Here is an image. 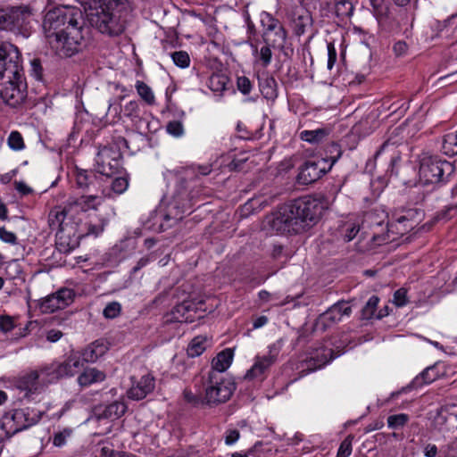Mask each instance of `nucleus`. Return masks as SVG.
Instances as JSON below:
<instances>
[{
    "label": "nucleus",
    "instance_id": "obj_25",
    "mask_svg": "<svg viewBox=\"0 0 457 457\" xmlns=\"http://www.w3.org/2000/svg\"><path fill=\"white\" fill-rule=\"evenodd\" d=\"M105 373L96 368H86L78 377V382L81 386H89L92 384L102 382L105 379Z\"/></svg>",
    "mask_w": 457,
    "mask_h": 457
},
{
    "label": "nucleus",
    "instance_id": "obj_33",
    "mask_svg": "<svg viewBox=\"0 0 457 457\" xmlns=\"http://www.w3.org/2000/svg\"><path fill=\"white\" fill-rule=\"evenodd\" d=\"M209 345L206 336L195 337L189 343L187 352L189 357L195 358L201 355Z\"/></svg>",
    "mask_w": 457,
    "mask_h": 457
},
{
    "label": "nucleus",
    "instance_id": "obj_35",
    "mask_svg": "<svg viewBox=\"0 0 457 457\" xmlns=\"http://www.w3.org/2000/svg\"><path fill=\"white\" fill-rule=\"evenodd\" d=\"M442 152L447 156L457 155V130L448 133L444 137Z\"/></svg>",
    "mask_w": 457,
    "mask_h": 457
},
{
    "label": "nucleus",
    "instance_id": "obj_9",
    "mask_svg": "<svg viewBox=\"0 0 457 457\" xmlns=\"http://www.w3.org/2000/svg\"><path fill=\"white\" fill-rule=\"evenodd\" d=\"M454 171L453 163L438 156L422 154L420 161L419 177L425 185L446 180Z\"/></svg>",
    "mask_w": 457,
    "mask_h": 457
},
{
    "label": "nucleus",
    "instance_id": "obj_27",
    "mask_svg": "<svg viewBox=\"0 0 457 457\" xmlns=\"http://www.w3.org/2000/svg\"><path fill=\"white\" fill-rule=\"evenodd\" d=\"M233 359V352L231 349H225L219 353L217 356L212 360V370L209 372H219L223 374L231 364Z\"/></svg>",
    "mask_w": 457,
    "mask_h": 457
},
{
    "label": "nucleus",
    "instance_id": "obj_37",
    "mask_svg": "<svg viewBox=\"0 0 457 457\" xmlns=\"http://www.w3.org/2000/svg\"><path fill=\"white\" fill-rule=\"evenodd\" d=\"M135 87L140 98L148 105L155 104V96L152 88L144 81L137 80Z\"/></svg>",
    "mask_w": 457,
    "mask_h": 457
},
{
    "label": "nucleus",
    "instance_id": "obj_20",
    "mask_svg": "<svg viewBox=\"0 0 457 457\" xmlns=\"http://www.w3.org/2000/svg\"><path fill=\"white\" fill-rule=\"evenodd\" d=\"M39 386V381H37V371H30L21 377H20L16 383L15 387L19 390L21 395L20 398H29L31 395L35 394Z\"/></svg>",
    "mask_w": 457,
    "mask_h": 457
},
{
    "label": "nucleus",
    "instance_id": "obj_61",
    "mask_svg": "<svg viewBox=\"0 0 457 457\" xmlns=\"http://www.w3.org/2000/svg\"><path fill=\"white\" fill-rule=\"evenodd\" d=\"M360 231V226L355 223H350L347 225L345 228V233L344 235V238L346 242L353 240L358 232Z\"/></svg>",
    "mask_w": 457,
    "mask_h": 457
},
{
    "label": "nucleus",
    "instance_id": "obj_53",
    "mask_svg": "<svg viewBox=\"0 0 457 457\" xmlns=\"http://www.w3.org/2000/svg\"><path fill=\"white\" fill-rule=\"evenodd\" d=\"M30 75L37 80H43V67L40 59L34 58L30 61Z\"/></svg>",
    "mask_w": 457,
    "mask_h": 457
},
{
    "label": "nucleus",
    "instance_id": "obj_55",
    "mask_svg": "<svg viewBox=\"0 0 457 457\" xmlns=\"http://www.w3.org/2000/svg\"><path fill=\"white\" fill-rule=\"evenodd\" d=\"M167 132L174 137H181L184 133V128L180 121L172 120L167 125Z\"/></svg>",
    "mask_w": 457,
    "mask_h": 457
},
{
    "label": "nucleus",
    "instance_id": "obj_21",
    "mask_svg": "<svg viewBox=\"0 0 457 457\" xmlns=\"http://www.w3.org/2000/svg\"><path fill=\"white\" fill-rule=\"evenodd\" d=\"M56 6H48L44 17L42 28L48 43L51 46L57 44V12Z\"/></svg>",
    "mask_w": 457,
    "mask_h": 457
},
{
    "label": "nucleus",
    "instance_id": "obj_64",
    "mask_svg": "<svg viewBox=\"0 0 457 457\" xmlns=\"http://www.w3.org/2000/svg\"><path fill=\"white\" fill-rule=\"evenodd\" d=\"M240 437V433L237 429H230L226 432L225 443L228 445L235 444Z\"/></svg>",
    "mask_w": 457,
    "mask_h": 457
},
{
    "label": "nucleus",
    "instance_id": "obj_18",
    "mask_svg": "<svg viewBox=\"0 0 457 457\" xmlns=\"http://www.w3.org/2000/svg\"><path fill=\"white\" fill-rule=\"evenodd\" d=\"M154 378L150 374L144 375L132 384L127 393L128 397L136 401L142 400L154 391Z\"/></svg>",
    "mask_w": 457,
    "mask_h": 457
},
{
    "label": "nucleus",
    "instance_id": "obj_22",
    "mask_svg": "<svg viewBox=\"0 0 457 457\" xmlns=\"http://www.w3.org/2000/svg\"><path fill=\"white\" fill-rule=\"evenodd\" d=\"M68 177L74 179L79 188L87 189L91 185L98 183L96 176L89 170H80L77 167L68 171Z\"/></svg>",
    "mask_w": 457,
    "mask_h": 457
},
{
    "label": "nucleus",
    "instance_id": "obj_39",
    "mask_svg": "<svg viewBox=\"0 0 457 457\" xmlns=\"http://www.w3.org/2000/svg\"><path fill=\"white\" fill-rule=\"evenodd\" d=\"M107 222L108 221L104 217H92L90 220L87 223V234L97 237L104 231Z\"/></svg>",
    "mask_w": 457,
    "mask_h": 457
},
{
    "label": "nucleus",
    "instance_id": "obj_63",
    "mask_svg": "<svg viewBox=\"0 0 457 457\" xmlns=\"http://www.w3.org/2000/svg\"><path fill=\"white\" fill-rule=\"evenodd\" d=\"M102 456L104 457H131V455L123 453V452H116L108 446H104L101 448Z\"/></svg>",
    "mask_w": 457,
    "mask_h": 457
},
{
    "label": "nucleus",
    "instance_id": "obj_16",
    "mask_svg": "<svg viewBox=\"0 0 457 457\" xmlns=\"http://www.w3.org/2000/svg\"><path fill=\"white\" fill-rule=\"evenodd\" d=\"M119 154L111 148H102L96 157V168L98 173L107 178L115 174L120 168Z\"/></svg>",
    "mask_w": 457,
    "mask_h": 457
},
{
    "label": "nucleus",
    "instance_id": "obj_51",
    "mask_svg": "<svg viewBox=\"0 0 457 457\" xmlns=\"http://www.w3.org/2000/svg\"><path fill=\"white\" fill-rule=\"evenodd\" d=\"M124 114L127 117H129L132 120L135 119H140L139 113V105L137 101H129L124 106Z\"/></svg>",
    "mask_w": 457,
    "mask_h": 457
},
{
    "label": "nucleus",
    "instance_id": "obj_30",
    "mask_svg": "<svg viewBox=\"0 0 457 457\" xmlns=\"http://www.w3.org/2000/svg\"><path fill=\"white\" fill-rule=\"evenodd\" d=\"M330 130L327 128H319L312 130H303L300 132V138L310 144H319L329 135Z\"/></svg>",
    "mask_w": 457,
    "mask_h": 457
},
{
    "label": "nucleus",
    "instance_id": "obj_58",
    "mask_svg": "<svg viewBox=\"0 0 457 457\" xmlns=\"http://www.w3.org/2000/svg\"><path fill=\"white\" fill-rule=\"evenodd\" d=\"M394 303L397 307H403L407 304V291L404 288H400L396 290L394 294Z\"/></svg>",
    "mask_w": 457,
    "mask_h": 457
},
{
    "label": "nucleus",
    "instance_id": "obj_14",
    "mask_svg": "<svg viewBox=\"0 0 457 457\" xmlns=\"http://www.w3.org/2000/svg\"><path fill=\"white\" fill-rule=\"evenodd\" d=\"M351 313L352 308L347 303L337 302L318 317L315 328L318 330L324 331L340 322L344 317H349Z\"/></svg>",
    "mask_w": 457,
    "mask_h": 457
},
{
    "label": "nucleus",
    "instance_id": "obj_26",
    "mask_svg": "<svg viewBox=\"0 0 457 457\" xmlns=\"http://www.w3.org/2000/svg\"><path fill=\"white\" fill-rule=\"evenodd\" d=\"M127 411V405L123 401H114L106 405L102 412L98 414V419H109L112 420L121 417Z\"/></svg>",
    "mask_w": 457,
    "mask_h": 457
},
{
    "label": "nucleus",
    "instance_id": "obj_10",
    "mask_svg": "<svg viewBox=\"0 0 457 457\" xmlns=\"http://www.w3.org/2000/svg\"><path fill=\"white\" fill-rule=\"evenodd\" d=\"M204 386V404L209 406L227 402L236 390L235 383L219 372H209Z\"/></svg>",
    "mask_w": 457,
    "mask_h": 457
},
{
    "label": "nucleus",
    "instance_id": "obj_41",
    "mask_svg": "<svg viewBox=\"0 0 457 457\" xmlns=\"http://www.w3.org/2000/svg\"><path fill=\"white\" fill-rule=\"evenodd\" d=\"M228 79L222 74H212L209 79V87L216 93L223 92L228 84Z\"/></svg>",
    "mask_w": 457,
    "mask_h": 457
},
{
    "label": "nucleus",
    "instance_id": "obj_6",
    "mask_svg": "<svg viewBox=\"0 0 457 457\" xmlns=\"http://www.w3.org/2000/svg\"><path fill=\"white\" fill-rule=\"evenodd\" d=\"M416 214L415 210H407L404 214L396 215L395 217V224L385 223L384 220H376L375 214L369 212L365 215L364 223H368L370 228L373 230L371 239L377 245H381L386 241L389 240V233L394 232V227L403 225V228H398L396 234L403 235L405 232L412 229L415 226V222L412 220Z\"/></svg>",
    "mask_w": 457,
    "mask_h": 457
},
{
    "label": "nucleus",
    "instance_id": "obj_43",
    "mask_svg": "<svg viewBox=\"0 0 457 457\" xmlns=\"http://www.w3.org/2000/svg\"><path fill=\"white\" fill-rule=\"evenodd\" d=\"M378 302H379V299L378 296L372 295L371 297H370V299L366 303L365 306L361 310L362 319L370 320V319L376 317L375 312H376Z\"/></svg>",
    "mask_w": 457,
    "mask_h": 457
},
{
    "label": "nucleus",
    "instance_id": "obj_38",
    "mask_svg": "<svg viewBox=\"0 0 457 457\" xmlns=\"http://www.w3.org/2000/svg\"><path fill=\"white\" fill-rule=\"evenodd\" d=\"M355 0H334L335 12L338 17H349L353 14Z\"/></svg>",
    "mask_w": 457,
    "mask_h": 457
},
{
    "label": "nucleus",
    "instance_id": "obj_8",
    "mask_svg": "<svg viewBox=\"0 0 457 457\" xmlns=\"http://www.w3.org/2000/svg\"><path fill=\"white\" fill-rule=\"evenodd\" d=\"M30 17L31 11L25 5L0 9V29L28 38L31 34Z\"/></svg>",
    "mask_w": 457,
    "mask_h": 457
},
{
    "label": "nucleus",
    "instance_id": "obj_19",
    "mask_svg": "<svg viewBox=\"0 0 457 457\" xmlns=\"http://www.w3.org/2000/svg\"><path fill=\"white\" fill-rule=\"evenodd\" d=\"M371 12L380 26L388 25L393 20L390 0H370Z\"/></svg>",
    "mask_w": 457,
    "mask_h": 457
},
{
    "label": "nucleus",
    "instance_id": "obj_34",
    "mask_svg": "<svg viewBox=\"0 0 457 457\" xmlns=\"http://www.w3.org/2000/svg\"><path fill=\"white\" fill-rule=\"evenodd\" d=\"M57 379V365L51 363L49 365L43 366L39 371H37V381L39 385H47L54 383Z\"/></svg>",
    "mask_w": 457,
    "mask_h": 457
},
{
    "label": "nucleus",
    "instance_id": "obj_32",
    "mask_svg": "<svg viewBox=\"0 0 457 457\" xmlns=\"http://www.w3.org/2000/svg\"><path fill=\"white\" fill-rule=\"evenodd\" d=\"M129 187V181L125 177H118L111 181L110 188L102 189V194L105 197H112L113 195L124 193Z\"/></svg>",
    "mask_w": 457,
    "mask_h": 457
},
{
    "label": "nucleus",
    "instance_id": "obj_56",
    "mask_svg": "<svg viewBox=\"0 0 457 457\" xmlns=\"http://www.w3.org/2000/svg\"><path fill=\"white\" fill-rule=\"evenodd\" d=\"M0 239L6 244H18V238L16 235L12 231L7 230L4 227H0Z\"/></svg>",
    "mask_w": 457,
    "mask_h": 457
},
{
    "label": "nucleus",
    "instance_id": "obj_7",
    "mask_svg": "<svg viewBox=\"0 0 457 457\" xmlns=\"http://www.w3.org/2000/svg\"><path fill=\"white\" fill-rule=\"evenodd\" d=\"M41 413L36 409L26 407L7 412L0 421V440L10 438L25 430L40 420Z\"/></svg>",
    "mask_w": 457,
    "mask_h": 457
},
{
    "label": "nucleus",
    "instance_id": "obj_42",
    "mask_svg": "<svg viewBox=\"0 0 457 457\" xmlns=\"http://www.w3.org/2000/svg\"><path fill=\"white\" fill-rule=\"evenodd\" d=\"M251 47L253 48V54H259L260 61L263 67H267L270 64L272 59V52L270 48L272 46L265 44V46L261 47L260 51H258L257 46L253 44L251 45Z\"/></svg>",
    "mask_w": 457,
    "mask_h": 457
},
{
    "label": "nucleus",
    "instance_id": "obj_48",
    "mask_svg": "<svg viewBox=\"0 0 457 457\" xmlns=\"http://www.w3.org/2000/svg\"><path fill=\"white\" fill-rule=\"evenodd\" d=\"M276 81L273 78H267L264 80V83L261 85V90L262 95L266 98H273L277 96L276 89Z\"/></svg>",
    "mask_w": 457,
    "mask_h": 457
},
{
    "label": "nucleus",
    "instance_id": "obj_47",
    "mask_svg": "<svg viewBox=\"0 0 457 457\" xmlns=\"http://www.w3.org/2000/svg\"><path fill=\"white\" fill-rule=\"evenodd\" d=\"M409 420V416L405 413L391 415L387 418V425L390 428L396 429L403 427Z\"/></svg>",
    "mask_w": 457,
    "mask_h": 457
},
{
    "label": "nucleus",
    "instance_id": "obj_52",
    "mask_svg": "<svg viewBox=\"0 0 457 457\" xmlns=\"http://www.w3.org/2000/svg\"><path fill=\"white\" fill-rule=\"evenodd\" d=\"M352 440L353 437L348 436L339 445L337 457H349L352 453Z\"/></svg>",
    "mask_w": 457,
    "mask_h": 457
},
{
    "label": "nucleus",
    "instance_id": "obj_59",
    "mask_svg": "<svg viewBox=\"0 0 457 457\" xmlns=\"http://www.w3.org/2000/svg\"><path fill=\"white\" fill-rule=\"evenodd\" d=\"M138 121L139 124L137 126V129L142 134H146L156 129V128H154V125L157 123V120L147 121L145 119L140 118Z\"/></svg>",
    "mask_w": 457,
    "mask_h": 457
},
{
    "label": "nucleus",
    "instance_id": "obj_13",
    "mask_svg": "<svg viewBox=\"0 0 457 457\" xmlns=\"http://www.w3.org/2000/svg\"><path fill=\"white\" fill-rule=\"evenodd\" d=\"M19 72H23L19 48L8 41H0V77L15 78Z\"/></svg>",
    "mask_w": 457,
    "mask_h": 457
},
{
    "label": "nucleus",
    "instance_id": "obj_29",
    "mask_svg": "<svg viewBox=\"0 0 457 457\" xmlns=\"http://www.w3.org/2000/svg\"><path fill=\"white\" fill-rule=\"evenodd\" d=\"M264 44L272 46L273 48H283L287 39V31L284 27L262 35Z\"/></svg>",
    "mask_w": 457,
    "mask_h": 457
},
{
    "label": "nucleus",
    "instance_id": "obj_44",
    "mask_svg": "<svg viewBox=\"0 0 457 457\" xmlns=\"http://www.w3.org/2000/svg\"><path fill=\"white\" fill-rule=\"evenodd\" d=\"M7 144L14 151H21L25 147L23 137L19 131H12L10 133Z\"/></svg>",
    "mask_w": 457,
    "mask_h": 457
},
{
    "label": "nucleus",
    "instance_id": "obj_28",
    "mask_svg": "<svg viewBox=\"0 0 457 457\" xmlns=\"http://www.w3.org/2000/svg\"><path fill=\"white\" fill-rule=\"evenodd\" d=\"M81 367L79 356L71 353L61 365H59V376H73L79 372Z\"/></svg>",
    "mask_w": 457,
    "mask_h": 457
},
{
    "label": "nucleus",
    "instance_id": "obj_11",
    "mask_svg": "<svg viewBox=\"0 0 457 457\" xmlns=\"http://www.w3.org/2000/svg\"><path fill=\"white\" fill-rule=\"evenodd\" d=\"M329 153L337 154L329 157L330 162L327 158L305 162L300 168L297 175V182L301 185H309L317 181L326 174L341 156L342 152L339 145L336 143L331 144Z\"/></svg>",
    "mask_w": 457,
    "mask_h": 457
},
{
    "label": "nucleus",
    "instance_id": "obj_57",
    "mask_svg": "<svg viewBox=\"0 0 457 457\" xmlns=\"http://www.w3.org/2000/svg\"><path fill=\"white\" fill-rule=\"evenodd\" d=\"M237 89L244 95H248L252 90V83L245 76L238 77L237 79Z\"/></svg>",
    "mask_w": 457,
    "mask_h": 457
},
{
    "label": "nucleus",
    "instance_id": "obj_24",
    "mask_svg": "<svg viewBox=\"0 0 457 457\" xmlns=\"http://www.w3.org/2000/svg\"><path fill=\"white\" fill-rule=\"evenodd\" d=\"M335 358L332 349L324 348L318 352L315 356L311 357L305 363L309 372L314 371L324 367Z\"/></svg>",
    "mask_w": 457,
    "mask_h": 457
},
{
    "label": "nucleus",
    "instance_id": "obj_60",
    "mask_svg": "<svg viewBox=\"0 0 457 457\" xmlns=\"http://www.w3.org/2000/svg\"><path fill=\"white\" fill-rule=\"evenodd\" d=\"M328 63L327 67L328 70H332L337 62V50L333 43H328Z\"/></svg>",
    "mask_w": 457,
    "mask_h": 457
},
{
    "label": "nucleus",
    "instance_id": "obj_17",
    "mask_svg": "<svg viewBox=\"0 0 457 457\" xmlns=\"http://www.w3.org/2000/svg\"><path fill=\"white\" fill-rule=\"evenodd\" d=\"M401 130V128L395 129L392 136L385 141L376 152L374 155L375 160H377L382 154H390V163L392 166L400 161L401 156L400 153L397 151V147L403 143V138H398V135Z\"/></svg>",
    "mask_w": 457,
    "mask_h": 457
},
{
    "label": "nucleus",
    "instance_id": "obj_3",
    "mask_svg": "<svg viewBox=\"0 0 457 457\" xmlns=\"http://www.w3.org/2000/svg\"><path fill=\"white\" fill-rule=\"evenodd\" d=\"M125 0H77L87 12L90 25L99 32L119 36L125 29L121 18Z\"/></svg>",
    "mask_w": 457,
    "mask_h": 457
},
{
    "label": "nucleus",
    "instance_id": "obj_23",
    "mask_svg": "<svg viewBox=\"0 0 457 457\" xmlns=\"http://www.w3.org/2000/svg\"><path fill=\"white\" fill-rule=\"evenodd\" d=\"M108 351V345L103 339H98L88 345L83 351V360L95 362Z\"/></svg>",
    "mask_w": 457,
    "mask_h": 457
},
{
    "label": "nucleus",
    "instance_id": "obj_15",
    "mask_svg": "<svg viewBox=\"0 0 457 457\" xmlns=\"http://www.w3.org/2000/svg\"><path fill=\"white\" fill-rule=\"evenodd\" d=\"M278 355V349L275 345L269 346L267 353L257 355L245 378L247 379H262L266 371L275 363Z\"/></svg>",
    "mask_w": 457,
    "mask_h": 457
},
{
    "label": "nucleus",
    "instance_id": "obj_40",
    "mask_svg": "<svg viewBox=\"0 0 457 457\" xmlns=\"http://www.w3.org/2000/svg\"><path fill=\"white\" fill-rule=\"evenodd\" d=\"M42 313H54L57 310V293H52L45 298H42L38 303Z\"/></svg>",
    "mask_w": 457,
    "mask_h": 457
},
{
    "label": "nucleus",
    "instance_id": "obj_62",
    "mask_svg": "<svg viewBox=\"0 0 457 457\" xmlns=\"http://www.w3.org/2000/svg\"><path fill=\"white\" fill-rule=\"evenodd\" d=\"M14 328V322L9 316L0 317V330L6 333L11 331Z\"/></svg>",
    "mask_w": 457,
    "mask_h": 457
},
{
    "label": "nucleus",
    "instance_id": "obj_54",
    "mask_svg": "<svg viewBox=\"0 0 457 457\" xmlns=\"http://www.w3.org/2000/svg\"><path fill=\"white\" fill-rule=\"evenodd\" d=\"M183 396L187 403H191L194 406L204 404V398L193 394L191 390L185 389L183 392Z\"/></svg>",
    "mask_w": 457,
    "mask_h": 457
},
{
    "label": "nucleus",
    "instance_id": "obj_45",
    "mask_svg": "<svg viewBox=\"0 0 457 457\" xmlns=\"http://www.w3.org/2000/svg\"><path fill=\"white\" fill-rule=\"evenodd\" d=\"M170 57L174 64L179 68L185 69L190 64V57L186 51H175L170 54Z\"/></svg>",
    "mask_w": 457,
    "mask_h": 457
},
{
    "label": "nucleus",
    "instance_id": "obj_49",
    "mask_svg": "<svg viewBox=\"0 0 457 457\" xmlns=\"http://www.w3.org/2000/svg\"><path fill=\"white\" fill-rule=\"evenodd\" d=\"M121 311V305L118 302L109 303L104 309L103 314L107 319H114L118 317Z\"/></svg>",
    "mask_w": 457,
    "mask_h": 457
},
{
    "label": "nucleus",
    "instance_id": "obj_1",
    "mask_svg": "<svg viewBox=\"0 0 457 457\" xmlns=\"http://www.w3.org/2000/svg\"><path fill=\"white\" fill-rule=\"evenodd\" d=\"M323 195H307L284 204L269 220L270 228L278 233L299 234L312 228L328 208Z\"/></svg>",
    "mask_w": 457,
    "mask_h": 457
},
{
    "label": "nucleus",
    "instance_id": "obj_5",
    "mask_svg": "<svg viewBox=\"0 0 457 457\" xmlns=\"http://www.w3.org/2000/svg\"><path fill=\"white\" fill-rule=\"evenodd\" d=\"M211 171L212 166L209 164L191 166L185 169L184 178L179 183V187L169 204V211L165 215V220H174L175 221H179L183 219L185 214L191 212L195 195L191 191L189 192L187 190V186L186 184L187 180L198 179L200 176H206L210 174Z\"/></svg>",
    "mask_w": 457,
    "mask_h": 457
},
{
    "label": "nucleus",
    "instance_id": "obj_4",
    "mask_svg": "<svg viewBox=\"0 0 457 457\" xmlns=\"http://www.w3.org/2000/svg\"><path fill=\"white\" fill-rule=\"evenodd\" d=\"M59 44L66 57L78 53L84 39V19L81 11L76 7L59 8Z\"/></svg>",
    "mask_w": 457,
    "mask_h": 457
},
{
    "label": "nucleus",
    "instance_id": "obj_2",
    "mask_svg": "<svg viewBox=\"0 0 457 457\" xmlns=\"http://www.w3.org/2000/svg\"><path fill=\"white\" fill-rule=\"evenodd\" d=\"M103 202V197L95 195H82L79 198H71L64 204L62 211L59 212V252L67 253L76 245L79 236H77V228L81 221V214L90 210H96Z\"/></svg>",
    "mask_w": 457,
    "mask_h": 457
},
{
    "label": "nucleus",
    "instance_id": "obj_46",
    "mask_svg": "<svg viewBox=\"0 0 457 457\" xmlns=\"http://www.w3.org/2000/svg\"><path fill=\"white\" fill-rule=\"evenodd\" d=\"M75 297V293L71 288L59 289V310L69 306Z\"/></svg>",
    "mask_w": 457,
    "mask_h": 457
},
{
    "label": "nucleus",
    "instance_id": "obj_50",
    "mask_svg": "<svg viewBox=\"0 0 457 457\" xmlns=\"http://www.w3.org/2000/svg\"><path fill=\"white\" fill-rule=\"evenodd\" d=\"M434 372V368L429 367L425 369L418 377L415 378V383L420 384H429L436 379V375L432 374Z\"/></svg>",
    "mask_w": 457,
    "mask_h": 457
},
{
    "label": "nucleus",
    "instance_id": "obj_36",
    "mask_svg": "<svg viewBox=\"0 0 457 457\" xmlns=\"http://www.w3.org/2000/svg\"><path fill=\"white\" fill-rule=\"evenodd\" d=\"M261 24L262 27V35H265L266 33H270L283 27L278 19L274 18L267 12H262L261 13Z\"/></svg>",
    "mask_w": 457,
    "mask_h": 457
},
{
    "label": "nucleus",
    "instance_id": "obj_12",
    "mask_svg": "<svg viewBox=\"0 0 457 457\" xmlns=\"http://www.w3.org/2000/svg\"><path fill=\"white\" fill-rule=\"evenodd\" d=\"M23 75V72H19L15 78L0 77V101L12 107L23 102L26 96Z\"/></svg>",
    "mask_w": 457,
    "mask_h": 457
},
{
    "label": "nucleus",
    "instance_id": "obj_31",
    "mask_svg": "<svg viewBox=\"0 0 457 457\" xmlns=\"http://www.w3.org/2000/svg\"><path fill=\"white\" fill-rule=\"evenodd\" d=\"M193 311V303L188 301H184L177 304L172 310L173 319L179 322H188L193 320V316L190 312Z\"/></svg>",
    "mask_w": 457,
    "mask_h": 457
}]
</instances>
